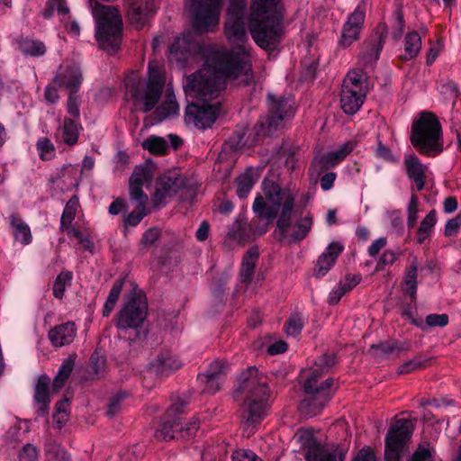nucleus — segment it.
<instances>
[{
	"mask_svg": "<svg viewBox=\"0 0 461 461\" xmlns=\"http://www.w3.org/2000/svg\"><path fill=\"white\" fill-rule=\"evenodd\" d=\"M412 433L413 423L411 420H396L384 438V456L402 459V451Z\"/></svg>",
	"mask_w": 461,
	"mask_h": 461,
	"instance_id": "13",
	"label": "nucleus"
},
{
	"mask_svg": "<svg viewBox=\"0 0 461 461\" xmlns=\"http://www.w3.org/2000/svg\"><path fill=\"white\" fill-rule=\"evenodd\" d=\"M78 125L71 118H65L62 126V139L68 146H73L78 140Z\"/></svg>",
	"mask_w": 461,
	"mask_h": 461,
	"instance_id": "43",
	"label": "nucleus"
},
{
	"mask_svg": "<svg viewBox=\"0 0 461 461\" xmlns=\"http://www.w3.org/2000/svg\"><path fill=\"white\" fill-rule=\"evenodd\" d=\"M181 365V362L174 356L161 353L149 363V369L157 376H167L176 371Z\"/></svg>",
	"mask_w": 461,
	"mask_h": 461,
	"instance_id": "25",
	"label": "nucleus"
},
{
	"mask_svg": "<svg viewBox=\"0 0 461 461\" xmlns=\"http://www.w3.org/2000/svg\"><path fill=\"white\" fill-rule=\"evenodd\" d=\"M418 196L415 193H412L407 208V225L408 228L410 229L413 228L416 225L418 219Z\"/></svg>",
	"mask_w": 461,
	"mask_h": 461,
	"instance_id": "59",
	"label": "nucleus"
},
{
	"mask_svg": "<svg viewBox=\"0 0 461 461\" xmlns=\"http://www.w3.org/2000/svg\"><path fill=\"white\" fill-rule=\"evenodd\" d=\"M410 141L420 155L438 156L444 150L443 131L438 118L431 112H421L411 123Z\"/></svg>",
	"mask_w": 461,
	"mask_h": 461,
	"instance_id": "6",
	"label": "nucleus"
},
{
	"mask_svg": "<svg viewBox=\"0 0 461 461\" xmlns=\"http://www.w3.org/2000/svg\"><path fill=\"white\" fill-rule=\"evenodd\" d=\"M262 194H258L252 204V211L257 220L249 224L237 220L228 231V238L240 243L253 240L267 233L269 226L277 218L274 231L276 240L283 242L288 237L292 227L293 212L295 197L290 189L283 188L279 183L270 178H264L261 183Z\"/></svg>",
	"mask_w": 461,
	"mask_h": 461,
	"instance_id": "1",
	"label": "nucleus"
},
{
	"mask_svg": "<svg viewBox=\"0 0 461 461\" xmlns=\"http://www.w3.org/2000/svg\"><path fill=\"white\" fill-rule=\"evenodd\" d=\"M221 108V104L219 102L212 104L205 102L202 105L192 103L185 108V120L188 123H194L198 129L205 130L215 122Z\"/></svg>",
	"mask_w": 461,
	"mask_h": 461,
	"instance_id": "14",
	"label": "nucleus"
},
{
	"mask_svg": "<svg viewBox=\"0 0 461 461\" xmlns=\"http://www.w3.org/2000/svg\"><path fill=\"white\" fill-rule=\"evenodd\" d=\"M225 34L228 41L235 44L231 49H218L211 51L205 62L224 77L239 79L240 85L249 86L254 82L249 54L244 45L247 40L245 20L227 18Z\"/></svg>",
	"mask_w": 461,
	"mask_h": 461,
	"instance_id": "2",
	"label": "nucleus"
},
{
	"mask_svg": "<svg viewBox=\"0 0 461 461\" xmlns=\"http://www.w3.org/2000/svg\"><path fill=\"white\" fill-rule=\"evenodd\" d=\"M147 214L146 206L141 207L140 204H137L136 208L125 217L124 226H137Z\"/></svg>",
	"mask_w": 461,
	"mask_h": 461,
	"instance_id": "56",
	"label": "nucleus"
},
{
	"mask_svg": "<svg viewBox=\"0 0 461 461\" xmlns=\"http://www.w3.org/2000/svg\"><path fill=\"white\" fill-rule=\"evenodd\" d=\"M437 222L436 211L431 210L420 221L417 230V242L422 244L432 233L433 228Z\"/></svg>",
	"mask_w": 461,
	"mask_h": 461,
	"instance_id": "39",
	"label": "nucleus"
},
{
	"mask_svg": "<svg viewBox=\"0 0 461 461\" xmlns=\"http://www.w3.org/2000/svg\"><path fill=\"white\" fill-rule=\"evenodd\" d=\"M124 280L122 278L116 279L109 292L106 301L104 304L102 314L104 317H108L113 310L120 294L122 291Z\"/></svg>",
	"mask_w": 461,
	"mask_h": 461,
	"instance_id": "38",
	"label": "nucleus"
},
{
	"mask_svg": "<svg viewBox=\"0 0 461 461\" xmlns=\"http://www.w3.org/2000/svg\"><path fill=\"white\" fill-rule=\"evenodd\" d=\"M281 0H252L248 27L258 47L273 51L285 33Z\"/></svg>",
	"mask_w": 461,
	"mask_h": 461,
	"instance_id": "3",
	"label": "nucleus"
},
{
	"mask_svg": "<svg viewBox=\"0 0 461 461\" xmlns=\"http://www.w3.org/2000/svg\"><path fill=\"white\" fill-rule=\"evenodd\" d=\"M337 362V354L333 352L324 353L315 360L314 368L303 384V392L308 398L300 402V409L308 415H317L332 398L335 393L334 378L329 377L323 381H321V378L336 366Z\"/></svg>",
	"mask_w": 461,
	"mask_h": 461,
	"instance_id": "5",
	"label": "nucleus"
},
{
	"mask_svg": "<svg viewBox=\"0 0 461 461\" xmlns=\"http://www.w3.org/2000/svg\"><path fill=\"white\" fill-rule=\"evenodd\" d=\"M392 36L398 41L404 32L405 20L403 17L402 6L398 5L392 14Z\"/></svg>",
	"mask_w": 461,
	"mask_h": 461,
	"instance_id": "46",
	"label": "nucleus"
},
{
	"mask_svg": "<svg viewBox=\"0 0 461 461\" xmlns=\"http://www.w3.org/2000/svg\"><path fill=\"white\" fill-rule=\"evenodd\" d=\"M143 149H147L155 156L166 155L168 149L167 142L164 138L152 135L146 139L141 144Z\"/></svg>",
	"mask_w": 461,
	"mask_h": 461,
	"instance_id": "40",
	"label": "nucleus"
},
{
	"mask_svg": "<svg viewBox=\"0 0 461 461\" xmlns=\"http://www.w3.org/2000/svg\"><path fill=\"white\" fill-rule=\"evenodd\" d=\"M228 369H229V365L227 362L216 360L210 365V366L205 374L208 375L216 377V380L217 379H224L225 380Z\"/></svg>",
	"mask_w": 461,
	"mask_h": 461,
	"instance_id": "58",
	"label": "nucleus"
},
{
	"mask_svg": "<svg viewBox=\"0 0 461 461\" xmlns=\"http://www.w3.org/2000/svg\"><path fill=\"white\" fill-rule=\"evenodd\" d=\"M168 59L185 67L192 53L191 42L186 38L176 37L168 47Z\"/></svg>",
	"mask_w": 461,
	"mask_h": 461,
	"instance_id": "27",
	"label": "nucleus"
},
{
	"mask_svg": "<svg viewBox=\"0 0 461 461\" xmlns=\"http://www.w3.org/2000/svg\"><path fill=\"white\" fill-rule=\"evenodd\" d=\"M34 402L38 406L37 413L39 416H45L48 413L50 403V379L46 375L39 378L34 392Z\"/></svg>",
	"mask_w": 461,
	"mask_h": 461,
	"instance_id": "28",
	"label": "nucleus"
},
{
	"mask_svg": "<svg viewBox=\"0 0 461 461\" xmlns=\"http://www.w3.org/2000/svg\"><path fill=\"white\" fill-rule=\"evenodd\" d=\"M410 349L411 346L409 343L393 339L372 344L369 351L372 352L375 358L383 360L398 359L402 352H408Z\"/></svg>",
	"mask_w": 461,
	"mask_h": 461,
	"instance_id": "20",
	"label": "nucleus"
},
{
	"mask_svg": "<svg viewBox=\"0 0 461 461\" xmlns=\"http://www.w3.org/2000/svg\"><path fill=\"white\" fill-rule=\"evenodd\" d=\"M405 173L411 179L418 191H421L426 184L427 166L422 164L420 158L413 153L406 155L404 158Z\"/></svg>",
	"mask_w": 461,
	"mask_h": 461,
	"instance_id": "22",
	"label": "nucleus"
},
{
	"mask_svg": "<svg viewBox=\"0 0 461 461\" xmlns=\"http://www.w3.org/2000/svg\"><path fill=\"white\" fill-rule=\"evenodd\" d=\"M197 380L204 384L203 392L214 394L220 391L221 384L224 383V379H217L214 376L208 375L206 374H199Z\"/></svg>",
	"mask_w": 461,
	"mask_h": 461,
	"instance_id": "51",
	"label": "nucleus"
},
{
	"mask_svg": "<svg viewBox=\"0 0 461 461\" xmlns=\"http://www.w3.org/2000/svg\"><path fill=\"white\" fill-rule=\"evenodd\" d=\"M153 179V170L150 167L145 165H139L134 167V170L129 180H140L141 185L149 184Z\"/></svg>",
	"mask_w": 461,
	"mask_h": 461,
	"instance_id": "52",
	"label": "nucleus"
},
{
	"mask_svg": "<svg viewBox=\"0 0 461 461\" xmlns=\"http://www.w3.org/2000/svg\"><path fill=\"white\" fill-rule=\"evenodd\" d=\"M37 149L42 160H50L55 155L54 146L47 138H42L37 142Z\"/></svg>",
	"mask_w": 461,
	"mask_h": 461,
	"instance_id": "60",
	"label": "nucleus"
},
{
	"mask_svg": "<svg viewBox=\"0 0 461 461\" xmlns=\"http://www.w3.org/2000/svg\"><path fill=\"white\" fill-rule=\"evenodd\" d=\"M106 368V357L95 350L89 360V366L86 370V379L95 380L103 376Z\"/></svg>",
	"mask_w": 461,
	"mask_h": 461,
	"instance_id": "32",
	"label": "nucleus"
},
{
	"mask_svg": "<svg viewBox=\"0 0 461 461\" xmlns=\"http://www.w3.org/2000/svg\"><path fill=\"white\" fill-rule=\"evenodd\" d=\"M259 258L258 246L250 247L244 254L240 267V280L242 283L250 284Z\"/></svg>",
	"mask_w": 461,
	"mask_h": 461,
	"instance_id": "30",
	"label": "nucleus"
},
{
	"mask_svg": "<svg viewBox=\"0 0 461 461\" xmlns=\"http://www.w3.org/2000/svg\"><path fill=\"white\" fill-rule=\"evenodd\" d=\"M366 77V74L363 69H355L348 73L344 79L342 88L352 89L358 92L359 90H366L363 86V78Z\"/></svg>",
	"mask_w": 461,
	"mask_h": 461,
	"instance_id": "47",
	"label": "nucleus"
},
{
	"mask_svg": "<svg viewBox=\"0 0 461 461\" xmlns=\"http://www.w3.org/2000/svg\"><path fill=\"white\" fill-rule=\"evenodd\" d=\"M92 13L96 22L95 37L99 48L110 55L116 53L122 41L123 23L119 11L95 2Z\"/></svg>",
	"mask_w": 461,
	"mask_h": 461,
	"instance_id": "7",
	"label": "nucleus"
},
{
	"mask_svg": "<svg viewBox=\"0 0 461 461\" xmlns=\"http://www.w3.org/2000/svg\"><path fill=\"white\" fill-rule=\"evenodd\" d=\"M10 226L14 240L23 245L29 242V227L27 223L16 213L10 215Z\"/></svg>",
	"mask_w": 461,
	"mask_h": 461,
	"instance_id": "34",
	"label": "nucleus"
},
{
	"mask_svg": "<svg viewBox=\"0 0 461 461\" xmlns=\"http://www.w3.org/2000/svg\"><path fill=\"white\" fill-rule=\"evenodd\" d=\"M254 169L249 167L244 173L238 176L235 179L237 185V195L240 199H245L254 186L256 180L254 178Z\"/></svg>",
	"mask_w": 461,
	"mask_h": 461,
	"instance_id": "33",
	"label": "nucleus"
},
{
	"mask_svg": "<svg viewBox=\"0 0 461 461\" xmlns=\"http://www.w3.org/2000/svg\"><path fill=\"white\" fill-rule=\"evenodd\" d=\"M421 48V38L415 31L409 32L404 40V55L402 56V60H410L414 59L420 52Z\"/></svg>",
	"mask_w": 461,
	"mask_h": 461,
	"instance_id": "35",
	"label": "nucleus"
},
{
	"mask_svg": "<svg viewBox=\"0 0 461 461\" xmlns=\"http://www.w3.org/2000/svg\"><path fill=\"white\" fill-rule=\"evenodd\" d=\"M178 112L179 105L175 100V96L171 98L170 95H167V99L155 109L154 115L159 122H161L168 116L177 115Z\"/></svg>",
	"mask_w": 461,
	"mask_h": 461,
	"instance_id": "42",
	"label": "nucleus"
},
{
	"mask_svg": "<svg viewBox=\"0 0 461 461\" xmlns=\"http://www.w3.org/2000/svg\"><path fill=\"white\" fill-rule=\"evenodd\" d=\"M343 250L344 246L339 241L330 243L325 251L319 256L313 268V276L316 278L324 276L336 264L339 256Z\"/></svg>",
	"mask_w": 461,
	"mask_h": 461,
	"instance_id": "21",
	"label": "nucleus"
},
{
	"mask_svg": "<svg viewBox=\"0 0 461 461\" xmlns=\"http://www.w3.org/2000/svg\"><path fill=\"white\" fill-rule=\"evenodd\" d=\"M62 230L67 232L69 238H76L77 242L83 246V249L86 251L93 252L95 249V244L89 237L84 236L82 231L73 226H66Z\"/></svg>",
	"mask_w": 461,
	"mask_h": 461,
	"instance_id": "50",
	"label": "nucleus"
},
{
	"mask_svg": "<svg viewBox=\"0 0 461 461\" xmlns=\"http://www.w3.org/2000/svg\"><path fill=\"white\" fill-rule=\"evenodd\" d=\"M353 149L354 143L352 141H348L344 143L340 149L324 154L320 158L321 171L335 167L344 160V158L350 154Z\"/></svg>",
	"mask_w": 461,
	"mask_h": 461,
	"instance_id": "29",
	"label": "nucleus"
},
{
	"mask_svg": "<svg viewBox=\"0 0 461 461\" xmlns=\"http://www.w3.org/2000/svg\"><path fill=\"white\" fill-rule=\"evenodd\" d=\"M156 12L154 0H135L132 1L126 13V17L131 25L135 29H142L149 17Z\"/></svg>",
	"mask_w": 461,
	"mask_h": 461,
	"instance_id": "18",
	"label": "nucleus"
},
{
	"mask_svg": "<svg viewBox=\"0 0 461 461\" xmlns=\"http://www.w3.org/2000/svg\"><path fill=\"white\" fill-rule=\"evenodd\" d=\"M266 102L267 113L258 118L253 128L254 142H258L266 137L271 136L284 120L293 117L295 113L292 100L285 95L268 93Z\"/></svg>",
	"mask_w": 461,
	"mask_h": 461,
	"instance_id": "9",
	"label": "nucleus"
},
{
	"mask_svg": "<svg viewBox=\"0 0 461 461\" xmlns=\"http://www.w3.org/2000/svg\"><path fill=\"white\" fill-rule=\"evenodd\" d=\"M366 90L355 91L352 89L342 88L340 94V107L342 111L348 115L357 113L364 104Z\"/></svg>",
	"mask_w": 461,
	"mask_h": 461,
	"instance_id": "26",
	"label": "nucleus"
},
{
	"mask_svg": "<svg viewBox=\"0 0 461 461\" xmlns=\"http://www.w3.org/2000/svg\"><path fill=\"white\" fill-rule=\"evenodd\" d=\"M246 0H230L227 18L245 20Z\"/></svg>",
	"mask_w": 461,
	"mask_h": 461,
	"instance_id": "53",
	"label": "nucleus"
},
{
	"mask_svg": "<svg viewBox=\"0 0 461 461\" xmlns=\"http://www.w3.org/2000/svg\"><path fill=\"white\" fill-rule=\"evenodd\" d=\"M236 394H246L242 418L247 427H255L267 416L270 390L258 375L256 366H249L239 375L235 384Z\"/></svg>",
	"mask_w": 461,
	"mask_h": 461,
	"instance_id": "4",
	"label": "nucleus"
},
{
	"mask_svg": "<svg viewBox=\"0 0 461 461\" xmlns=\"http://www.w3.org/2000/svg\"><path fill=\"white\" fill-rule=\"evenodd\" d=\"M126 397V393H118L114 395L107 406L106 415L110 418L114 417L120 411L121 403Z\"/></svg>",
	"mask_w": 461,
	"mask_h": 461,
	"instance_id": "63",
	"label": "nucleus"
},
{
	"mask_svg": "<svg viewBox=\"0 0 461 461\" xmlns=\"http://www.w3.org/2000/svg\"><path fill=\"white\" fill-rule=\"evenodd\" d=\"M436 450L429 442L419 444L408 461H435Z\"/></svg>",
	"mask_w": 461,
	"mask_h": 461,
	"instance_id": "49",
	"label": "nucleus"
},
{
	"mask_svg": "<svg viewBox=\"0 0 461 461\" xmlns=\"http://www.w3.org/2000/svg\"><path fill=\"white\" fill-rule=\"evenodd\" d=\"M154 202L164 203L167 197L175 196L186 185V178L176 171H167L157 178Z\"/></svg>",
	"mask_w": 461,
	"mask_h": 461,
	"instance_id": "16",
	"label": "nucleus"
},
{
	"mask_svg": "<svg viewBox=\"0 0 461 461\" xmlns=\"http://www.w3.org/2000/svg\"><path fill=\"white\" fill-rule=\"evenodd\" d=\"M82 81V72L76 65L60 66L53 79L54 84L65 87L68 93L78 92Z\"/></svg>",
	"mask_w": 461,
	"mask_h": 461,
	"instance_id": "19",
	"label": "nucleus"
},
{
	"mask_svg": "<svg viewBox=\"0 0 461 461\" xmlns=\"http://www.w3.org/2000/svg\"><path fill=\"white\" fill-rule=\"evenodd\" d=\"M401 254L402 253H401L400 249L385 250L382 254V256L380 257L379 260L376 263L375 271H383L386 266L394 264L400 258Z\"/></svg>",
	"mask_w": 461,
	"mask_h": 461,
	"instance_id": "55",
	"label": "nucleus"
},
{
	"mask_svg": "<svg viewBox=\"0 0 461 461\" xmlns=\"http://www.w3.org/2000/svg\"><path fill=\"white\" fill-rule=\"evenodd\" d=\"M79 206V200L77 195H73L65 205L64 211L60 218L61 230L66 226H72L71 223L76 217L77 207Z\"/></svg>",
	"mask_w": 461,
	"mask_h": 461,
	"instance_id": "45",
	"label": "nucleus"
},
{
	"mask_svg": "<svg viewBox=\"0 0 461 461\" xmlns=\"http://www.w3.org/2000/svg\"><path fill=\"white\" fill-rule=\"evenodd\" d=\"M75 359L76 356L71 355L62 362L59 372L53 380L52 385L54 390H59L64 386L73 371Z\"/></svg>",
	"mask_w": 461,
	"mask_h": 461,
	"instance_id": "36",
	"label": "nucleus"
},
{
	"mask_svg": "<svg viewBox=\"0 0 461 461\" xmlns=\"http://www.w3.org/2000/svg\"><path fill=\"white\" fill-rule=\"evenodd\" d=\"M125 86L127 93L131 95L132 99L139 100L141 98L142 86L140 77H138L135 75L126 77Z\"/></svg>",
	"mask_w": 461,
	"mask_h": 461,
	"instance_id": "54",
	"label": "nucleus"
},
{
	"mask_svg": "<svg viewBox=\"0 0 461 461\" xmlns=\"http://www.w3.org/2000/svg\"><path fill=\"white\" fill-rule=\"evenodd\" d=\"M80 103L81 98L80 95H77V92L68 93L67 110L68 113L75 119L78 118L80 115Z\"/></svg>",
	"mask_w": 461,
	"mask_h": 461,
	"instance_id": "61",
	"label": "nucleus"
},
{
	"mask_svg": "<svg viewBox=\"0 0 461 461\" xmlns=\"http://www.w3.org/2000/svg\"><path fill=\"white\" fill-rule=\"evenodd\" d=\"M161 236L160 230L157 227H150L144 231L140 244L144 248L152 246Z\"/></svg>",
	"mask_w": 461,
	"mask_h": 461,
	"instance_id": "62",
	"label": "nucleus"
},
{
	"mask_svg": "<svg viewBox=\"0 0 461 461\" xmlns=\"http://www.w3.org/2000/svg\"><path fill=\"white\" fill-rule=\"evenodd\" d=\"M148 303L146 297L140 294H132L120 310L115 326L121 330L133 329L136 330L135 338L141 339L138 329L141 327L147 317Z\"/></svg>",
	"mask_w": 461,
	"mask_h": 461,
	"instance_id": "12",
	"label": "nucleus"
},
{
	"mask_svg": "<svg viewBox=\"0 0 461 461\" xmlns=\"http://www.w3.org/2000/svg\"><path fill=\"white\" fill-rule=\"evenodd\" d=\"M73 273L68 270L61 271L56 277L52 294L55 298L61 300L64 297L66 288L72 285Z\"/></svg>",
	"mask_w": 461,
	"mask_h": 461,
	"instance_id": "41",
	"label": "nucleus"
},
{
	"mask_svg": "<svg viewBox=\"0 0 461 461\" xmlns=\"http://www.w3.org/2000/svg\"><path fill=\"white\" fill-rule=\"evenodd\" d=\"M432 361L433 357L419 353L413 358L400 365L397 368V374L407 375L417 370L427 368L431 366Z\"/></svg>",
	"mask_w": 461,
	"mask_h": 461,
	"instance_id": "31",
	"label": "nucleus"
},
{
	"mask_svg": "<svg viewBox=\"0 0 461 461\" xmlns=\"http://www.w3.org/2000/svg\"><path fill=\"white\" fill-rule=\"evenodd\" d=\"M303 328V321L298 315L291 316L285 324V330L287 335L297 337L301 334Z\"/></svg>",
	"mask_w": 461,
	"mask_h": 461,
	"instance_id": "57",
	"label": "nucleus"
},
{
	"mask_svg": "<svg viewBox=\"0 0 461 461\" xmlns=\"http://www.w3.org/2000/svg\"><path fill=\"white\" fill-rule=\"evenodd\" d=\"M143 185L140 180H129L130 199L136 202L141 207L146 206L149 201L148 194L143 191Z\"/></svg>",
	"mask_w": 461,
	"mask_h": 461,
	"instance_id": "48",
	"label": "nucleus"
},
{
	"mask_svg": "<svg viewBox=\"0 0 461 461\" xmlns=\"http://www.w3.org/2000/svg\"><path fill=\"white\" fill-rule=\"evenodd\" d=\"M461 226V213H458L456 217L448 220L446 222L444 229L445 237H452L458 233Z\"/></svg>",
	"mask_w": 461,
	"mask_h": 461,
	"instance_id": "64",
	"label": "nucleus"
},
{
	"mask_svg": "<svg viewBox=\"0 0 461 461\" xmlns=\"http://www.w3.org/2000/svg\"><path fill=\"white\" fill-rule=\"evenodd\" d=\"M387 36L388 26L386 23L379 22L372 32L368 41L366 42V50L360 55V62L363 66H373L376 63Z\"/></svg>",
	"mask_w": 461,
	"mask_h": 461,
	"instance_id": "17",
	"label": "nucleus"
},
{
	"mask_svg": "<svg viewBox=\"0 0 461 461\" xmlns=\"http://www.w3.org/2000/svg\"><path fill=\"white\" fill-rule=\"evenodd\" d=\"M312 217L310 214L306 215L300 221H297L294 224L296 230L290 234L291 240L293 242H300L304 240L308 236L312 229Z\"/></svg>",
	"mask_w": 461,
	"mask_h": 461,
	"instance_id": "44",
	"label": "nucleus"
},
{
	"mask_svg": "<svg viewBox=\"0 0 461 461\" xmlns=\"http://www.w3.org/2000/svg\"><path fill=\"white\" fill-rule=\"evenodd\" d=\"M208 68L198 69L186 78L185 93L204 102L216 98L220 93V79L234 80L224 77L206 63Z\"/></svg>",
	"mask_w": 461,
	"mask_h": 461,
	"instance_id": "10",
	"label": "nucleus"
},
{
	"mask_svg": "<svg viewBox=\"0 0 461 461\" xmlns=\"http://www.w3.org/2000/svg\"><path fill=\"white\" fill-rule=\"evenodd\" d=\"M163 86L164 82L160 76L149 75L145 93L140 98L143 101V113L150 112L157 105L161 97Z\"/></svg>",
	"mask_w": 461,
	"mask_h": 461,
	"instance_id": "23",
	"label": "nucleus"
},
{
	"mask_svg": "<svg viewBox=\"0 0 461 461\" xmlns=\"http://www.w3.org/2000/svg\"><path fill=\"white\" fill-rule=\"evenodd\" d=\"M187 402L178 398L167 410L161 419L159 428L155 432V437L159 440L169 441L171 439L188 440L194 438L200 427L197 418H193L185 426L181 422V415L185 411Z\"/></svg>",
	"mask_w": 461,
	"mask_h": 461,
	"instance_id": "8",
	"label": "nucleus"
},
{
	"mask_svg": "<svg viewBox=\"0 0 461 461\" xmlns=\"http://www.w3.org/2000/svg\"><path fill=\"white\" fill-rule=\"evenodd\" d=\"M299 442L301 443L302 447L306 450L304 456L306 461H310L309 458H311L312 456L323 447L310 430H303L300 432Z\"/></svg>",
	"mask_w": 461,
	"mask_h": 461,
	"instance_id": "37",
	"label": "nucleus"
},
{
	"mask_svg": "<svg viewBox=\"0 0 461 461\" xmlns=\"http://www.w3.org/2000/svg\"><path fill=\"white\" fill-rule=\"evenodd\" d=\"M77 335V327L73 321H67L54 326L49 331V339L56 348L69 345Z\"/></svg>",
	"mask_w": 461,
	"mask_h": 461,
	"instance_id": "24",
	"label": "nucleus"
},
{
	"mask_svg": "<svg viewBox=\"0 0 461 461\" xmlns=\"http://www.w3.org/2000/svg\"><path fill=\"white\" fill-rule=\"evenodd\" d=\"M366 4L362 0L344 23L339 45L347 49L360 38L366 18Z\"/></svg>",
	"mask_w": 461,
	"mask_h": 461,
	"instance_id": "15",
	"label": "nucleus"
},
{
	"mask_svg": "<svg viewBox=\"0 0 461 461\" xmlns=\"http://www.w3.org/2000/svg\"><path fill=\"white\" fill-rule=\"evenodd\" d=\"M223 0H191L192 25L196 32L213 30L219 24Z\"/></svg>",
	"mask_w": 461,
	"mask_h": 461,
	"instance_id": "11",
	"label": "nucleus"
}]
</instances>
